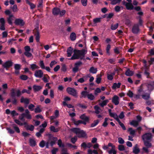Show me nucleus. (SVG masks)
<instances>
[{"mask_svg":"<svg viewBox=\"0 0 154 154\" xmlns=\"http://www.w3.org/2000/svg\"><path fill=\"white\" fill-rule=\"evenodd\" d=\"M87 50L86 49H83L81 51H76L74 54L72 56L70 59L74 60L80 59H83L85 55L87 53Z\"/></svg>","mask_w":154,"mask_h":154,"instance_id":"obj_1","label":"nucleus"},{"mask_svg":"<svg viewBox=\"0 0 154 154\" xmlns=\"http://www.w3.org/2000/svg\"><path fill=\"white\" fill-rule=\"evenodd\" d=\"M71 131L75 133L79 137H84L86 136L85 132L83 130H80L79 128H73L71 129Z\"/></svg>","mask_w":154,"mask_h":154,"instance_id":"obj_2","label":"nucleus"},{"mask_svg":"<svg viewBox=\"0 0 154 154\" xmlns=\"http://www.w3.org/2000/svg\"><path fill=\"white\" fill-rule=\"evenodd\" d=\"M66 91L69 94L74 97H77V92L76 90L74 88L68 87L67 88Z\"/></svg>","mask_w":154,"mask_h":154,"instance_id":"obj_3","label":"nucleus"},{"mask_svg":"<svg viewBox=\"0 0 154 154\" xmlns=\"http://www.w3.org/2000/svg\"><path fill=\"white\" fill-rule=\"evenodd\" d=\"M128 3L125 2H123V5H125L127 9L128 10H131L133 8V6L131 4V0H127Z\"/></svg>","mask_w":154,"mask_h":154,"instance_id":"obj_4","label":"nucleus"},{"mask_svg":"<svg viewBox=\"0 0 154 154\" xmlns=\"http://www.w3.org/2000/svg\"><path fill=\"white\" fill-rule=\"evenodd\" d=\"M14 23L16 25L23 26L24 25L25 22L22 19L17 18L15 20Z\"/></svg>","mask_w":154,"mask_h":154,"instance_id":"obj_5","label":"nucleus"},{"mask_svg":"<svg viewBox=\"0 0 154 154\" xmlns=\"http://www.w3.org/2000/svg\"><path fill=\"white\" fill-rule=\"evenodd\" d=\"M152 137V134L150 133L145 134L142 136V139L144 141H150Z\"/></svg>","mask_w":154,"mask_h":154,"instance_id":"obj_6","label":"nucleus"},{"mask_svg":"<svg viewBox=\"0 0 154 154\" xmlns=\"http://www.w3.org/2000/svg\"><path fill=\"white\" fill-rule=\"evenodd\" d=\"M43 73L42 70L38 69L36 70L34 73L35 76L37 78H42L43 75Z\"/></svg>","mask_w":154,"mask_h":154,"instance_id":"obj_7","label":"nucleus"},{"mask_svg":"<svg viewBox=\"0 0 154 154\" xmlns=\"http://www.w3.org/2000/svg\"><path fill=\"white\" fill-rule=\"evenodd\" d=\"M108 111L110 116L114 118L117 122L119 120L118 116L116 113L112 112L110 109H109Z\"/></svg>","mask_w":154,"mask_h":154,"instance_id":"obj_8","label":"nucleus"},{"mask_svg":"<svg viewBox=\"0 0 154 154\" xmlns=\"http://www.w3.org/2000/svg\"><path fill=\"white\" fill-rule=\"evenodd\" d=\"M112 102L115 105H118L119 102V98L117 95H114L112 99Z\"/></svg>","mask_w":154,"mask_h":154,"instance_id":"obj_9","label":"nucleus"},{"mask_svg":"<svg viewBox=\"0 0 154 154\" xmlns=\"http://www.w3.org/2000/svg\"><path fill=\"white\" fill-rule=\"evenodd\" d=\"M13 64V62L11 60H8L6 62L2 64V66L4 68H9Z\"/></svg>","mask_w":154,"mask_h":154,"instance_id":"obj_10","label":"nucleus"},{"mask_svg":"<svg viewBox=\"0 0 154 154\" xmlns=\"http://www.w3.org/2000/svg\"><path fill=\"white\" fill-rule=\"evenodd\" d=\"M132 31L134 33H138L139 31L138 25L137 24L134 25L133 27Z\"/></svg>","mask_w":154,"mask_h":154,"instance_id":"obj_11","label":"nucleus"},{"mask_svg":"<svg viewBox=\"0 0 154 154\" xmlns=\"http://www.w3.org/2000/svg\"><path fill=\"white\" fill-rule=\"evenodd\" d=\"M14 17L12 15H9V17L8 19V21L9 23L10 24H12V21L14 19Z\"/></svg>","mask_w":154,"mask_h":154,"instance_id":"obj_12","label":"nucleus"},{"mask_svg":"<svg viewBox=\"0 0 154 154\" xmlns=\"http://www.w3.org/2000/svg\"><path fill=\"white\" fill-rule=\"evenodd\" d=\"M33 90L35 92H36L40 91L42 88V87L41 86L34 85L33 87Z\"/></svg>","mask_w":154,"mask_h":154,"instance_id":"obj_13","label":"nucleus"},{"mask_svg":"<svg viewBox=\"0 0 154 154\" xmlns=\"http://www.w3.org/2000/svg\"><path fill=\"white\" fill-rule=\"evenodd\" d=\"M25 116L27 119H30L32 118L31 115L29 114V112L28 109L25 110Z\"/></svg>","mask_w":154,"mask_h":154,"instance_id":"obj_14","label":"nucleus"},{"mask_svg":"<svg viewBox=\"0 0 154 154\" xmlns=\"http://www.w3.org/2000/svg\"><path fill=\"white\" fill-rule=\"evenodd\" d=\"M60 9L58 8H54L53 9L52 13L54 15H57L59 14Z\"/></svg>","mask_w":154,"mask_h":154,"instance_id":"obj_15","label":"nucleus"},{"mask_svg":"<svg viewBox=\"0 0 154 154\" xmlns=\"http://www.w3.org/2000/svg\"><path fill=\"white\" fill-rule=\"evenodd\" d=\"M67 56L69 57L71 56L73 52V49L71 47H69L67 51Z\"/></svg>","mask_w":154,"mask_h":154,"instance_id":"obj_16","label":"nucleus"},{"mask_svg":"<svg viewBox=\"0 0 154 154\" xmlns=\"http://www.w3.org/2000/svg\"><path fill=\"white\" fill-rule=\"evenodd\" d=\"M138 122L136 120H133L130 122V124L134 127H136L138 125Z\"/></svg>","mask_w":154,"mask_h":154,"instance_id":"obj_17","label":"nucleus"},{"mask_svg":"<svg viewBox=\"0 0 154 154\" xmlns=\"http://www.w3.org/2000/svg\"><path fill=\"white\" fill-rule=\"evenodd\" d=\"M14 122L16 124L20 125H27L26 122H24L23 123H22L19 120L15 119L14 120Z\"/></svg>","mask_w":154,"mask_h":154,"instance_id":"obj_18","label":"nucleus"},{"mask_svg":"<svg viewBox=\"0 0 154 154\" xmlns=\"http://www.w3.org/2000/svg\"><path fill=\"white\" fill-rule=\"evenodd\" d=\"M42 79L45 82H48L50 79V77L48 75H44Z\"/></svg>","mask_w":154,"mask_h":154,"instance_id":"obj_19","label":"nucleus"},{"mask_svg":"<svg viewBox=\"0 0 154 154\" xmlns=\"http://www.w3.org/2000/svg\"><path fill=\"white\" fill-rule=\"evenodd\" d=\"M80 118L84 121H88L89 120V118L88 117L86 116L85 114L81 115L80 116Z\"/></svg>","mask_w":154,"mask_h":154,"instance_id":"obj_20","label":"nucleus"},{"mask_svg":"<svg viewBox=\"0 0 154 154\" xmlns=\"http://www.w3.org/2000/svg\"><path fill=\"white\" fill-rule=\"evenodd\" d=\"M154 88V81L151 82V84H149L148 88L149 91H151Z\"/></svg>","mask_w":154,"mask_h":154,"instance_id":"obj_21","label":"nucleus"},{"mask_svg":"<svg viewBox=\"0 0 154 154\" xmlns=\"http://www.w3.org/2000/svg\"><path fill=\"white\" fill-rule=\"evenodd\" d=\"M30 68L32 70H34L35 69H38L39 67L35 64H32L30 65Z\"/></svg>","mask_w":154,"mask_h":154,"instance_id":"obj_22","label":"nucleus"},{"mask_svg":"<svg viewBox=\"0 0 154 154\" xmlns=\"http://www.w3.org/2000/svg\"><path fill=\"white\" fill-rule=\"evenodd\" d=\"M109 101L108 100H106L103 101L102 102L100 103L99 105L101 107H103L106 105Z\"/></svg>","mask_w":154,"mask_h":154,"instance_id":"obj_23","label":"nucleus"},{"mask_svg":"<svg viewBox=\"0 0 154 154\" xmlns=\"http://www.w3.org/2000/svg\"><path fill=\"white\" fill-rule=\"evenodd\" d=\"M115 75V73H112L111 74H107V78L108 80L111 81L113 79V76Z\"/></svg>","mask_w":154,"mask_h":154,"instance_id":"obj_24","label":"nucleus"},{"mask_svg":"<svg viewBox=\"0 0 154 154\" xmlns=\"http://www.w3.org/2000/svg\"><path fill=\"white\" fill-rule=\"evenodd\" d=\"M133 72L129 69H128L125 72L126 75L128 76H131L133 74Z\"/></svg>","mask_w":154,"mask_h":154,"instance_id":"obj_25","label":"nucleus"},{"mask_svg":"<svg viewBox=\"0 0 154 154\" xmlns=\"http://www.w3.org/2000/svg\"><path fill=\"white\" fill-rule=\"evenodd\" d=\"M140 152V149L137 147V145L136 144L135 146L134 147L133 149V152L134 153H137Z\"/></svg>","mask_w":154,"mask_h":154,"instance_id":"obj_26","label":"nucleus"},{"mask_svg":"<svg viewBox=\"0 0 154 154\" xmlns=\"http://www.w3.org/2000/svg\"><path fill=\"white\" fill-rule=\"evenodd\" d=\"M21 103H24L26 104H28L29 103V100L27 98H22L20 100Z\"/></svg>","mask_w":154,"mask_h":154,"instance_id":"obj_27","label":"nucleus"},{"mask_svg":"<svg viewBox=\"0 0 154 154\" xmlns=\"http://www.w3.org/2000/svg\"><path fill=\"white\" fill-rule=\"evenodd\" d=\"M120 85L121 83H114L112 86V88L113 89H115L116 88H119L120 87Z\"/></svg>","mask_w":154,"mask_h":154,"instance_id":"obj_28","label":"nucleus"},{"mask_svg":"<svg viewBox=\"0 0 154 154\" xmlns=\"http://www.w3.org/2000/svg\"><path fill=\"white\" fill-rule=\"evenodd\" d=\"M94 109L95 110V113H96L98 114L100 112L101 109L98 106H94Z\"/></svg>","mask_w":154,"mask_h":154,"instance_id":"obj_29","label":"nucleus"},{"mask_svg":"<svg viewBox=\"0 0 154 154\" xmlns=\"http://www.w3.org/2000/svg\"><path fill=\"white\" fill-rule=\"evenodd\" d=\"M76 38L75 34L74 32L72 33L70 35V38L71 40L74 41L75 40Z\"/></svg>","mask_w":154,"mask_h":154,"instance_id":"obj_30","label":"nucleus"},{"mask_svg":"<svg viewBox=\"0 0 154 154\" xmlns=\"http://www.w3.org/2000/svg\"><path fill=\"white\" fill-rule=\"evenodd\" d=\"M142 98L145 100H148L150 97V94L145 93L142 95Z\"/></svg>","mask_w":154,"mask_h":154,"instance_id":"obj_31","label":"nucleus"},{"mask_svg":"<svg viewBox=\"0 0 154 154\" xmlns=\"http://www.w3.org/2000/svg\"><path fill=\"white\" fill-rule=\"evenodd\" d=\"M51 131L54 132H57L59 131V128H56L54 126H51L50 128Z\"/></svg>","mask_w":154,"mask_h":154,"instance_id":"obj_32","label":"nucleus"},{"mask_svg":"<svg viewBox=\"0 0 154 154\" xmlns=\"http://www.w3.org/2000/svg\"><path fill=\"white\" fill-rule=\"evenodd\" d=\"M89 71L91 73L95 74L97 72V70L96 68H94V67H92L90 68Z\"/></svg>","mask_w":154,"mask_h":154,"instance_id":"obj_33","label":"nucleus"},{"mask_svg":"<svg viewBox=\"0 0 154 154\" xmlns=\"http://www.w3.org/2000/svg\"><path fill=\"white\" fill-rule=\"evenodd\" d=\"M88 98L91 100H93L94 99V96L91 93L88 94L87 96Z\"/></svg>","mask_w":154,"mask_h":154,"instance_id":"obj_34","label":"nucleus"},{"mask_svg":"<svg viewBox=\"0 0 154 154\" xmlns=\"http://www.w3.org/2000/svg\"><path fill=\"white\" fill-rule=\"evenodd\" d=\"M12 126L15 130L18 133L20 132V130L18 127L15 124H13L12 125Z\"/></svg>","mask_w":154,"mask_h":154,"instance_id":"obj_35","label":"nucleus"},{"mask_svg":"<svg viewBox=\"0 0 154 154\" xmlns=\"http://www.w3.org/2000/svg\"><path fill=\"white\" fill-rule=\"evenodd\" d=\"M81 95L82 97H87L88 93L86 91H83L81 93Z\"/></svg>","mask_w":154,"mask_h":154,"instance_id":"obj_36","label":"nucleus"},{"mask_svg":"<svg viewBox=\"0 0 154 154\" xmlns=\"http://www.w3.org/2000/svg\"><path fill=\"white\" fill-rule=\"evenodd\" d=\"M145 145L148 147H150L151 146V144L150 143V141H144Z\"/></svg>","mask_w":154,"mask_h":154,"instance_id":"obj_37","label":"nucleus"},{"mask_svg":"<svg viewBox=\"0 0 154 154\" xmlns=\"http://www.w3.org/2000/svg\"><path fill=\"white\" fill-rule=\"evenodd\" d=\"M121 0H112L111 2V4L113 5H116L117 3H120Z\"/></svg>","mask_w":154,"mask_h":154,"instance_id":"obj_38","label":"nucleus"},{"mask_svg":"<svg viewBox=\"0 0 154 154\" xmlns=\"http://www.w3.org/2000/svg\"><path fill=\"white\" fill-rule=\"evenodd\" d=\"M118 26V24L117 23L114 24H112L111 26V29L112 30H115L117 28Z\"/></svg>","mask_w":154,"mask_h":154,"instance_id":"obj_39","label":"nucleus"},{"mask_svg":"<svg viewBox=\"0 0 154 154\" xmlns=\"http://www.w3.org/2000/svg\"><path fill=\"white\" fill-rule=\"evenodd\" d=\"M128 131L130 132V134L131 135H134L135 133V131L133 130L131 128H129Z\"/></svg>","mask_w":154,"mask_h":154,"instance_id":"obj_40","label":"nucleus"},{"mask_svg":"<svg viewBox=\"0 0 154 154\" xmlns=\"http://www.w3.org/2000/svg\"><path fill=\"white\" fill-rule=\"evenodd\" d=\"M29 143L30 145L32 146H35L36 145L35 141L33 139L30 140Z\"/></svg>","mask_w":154,"mask_h":154,"instance_id":"obj_41","label":"nucleus"},{"mask_svg":"<svg viewBox=\"0 0 154 154\" xmlns=\"http://www.w3.org/2000/svg\"><path fill=\"white\" fill-rule=\"evenodd\" d=\"M39 65L40 66V67L42 69H45V66L44 64L43 60H41L40 61Z\"/></svg>","mask_w":154,"mask_h":154,"instance_id":"obj_42","label":"nucleus"},{"mask_svg":"<svg viewBox=\"0 0 154 154\" xmlns=\"http://www.w3.org/2000/svg\"><path fill=\"white\" fill-rule=\"evenodd\" d=\"M109 119L107 118H106L105 119V121L103 123L102 125L104 127H106L108 125L107 121Z\"/></svg>","mask_w":154,"mask_h":154,"instance_id":"obj_43","label":"nucleus"},{"mask_svg":"<svg viewBox=\"0 0 154 154\" xmlns=\"http://www.w3.org/2000/svg\"><path fill=\"white\" fill-rule=\"evenodd\" d=\"M101 92V89L99 88H97L95 90L94 94L95 95H97L98 93Z\"/></svg>","mask_w":154,"mask_h":154,"instance_id":"obj_44","label":"nucleus"},{"mask_svg":"<svg viewBox=\"0 0 154 154\" xmlns=\"http://www.w3.org/2000/svg\"><path fill=\"white\" fill-rule=\"evenodd\" d=\"M99 122V121L98 120H96L94 121V123L91 124V127H94L96 125H97Z\"/></svg>","mask_w":154,"mask_h":154,"instance_id":"obj_45","label":"nucleus"},{"mask_svg":"<svg viewBox=\"0 0 154 154\" xmlns=\"http://www.w3.org/2000/svg\"><path fill=\"white\" fill-rule=\"evenodd\" d=\"M57 144L60 147H64V145L62 143L61 140H58Z\"/></svg>","mask_w":154,"mask_h":154,"instance_id":"obj_46","label":"nucleus"},{"mask_svg":"<svg viewBox=\"0 0 154 154\" xmlns=\"http://www.w3.org/2000/svg\"><path fill=\"white\" fill-rule=\"evenodd\" d=\"M110 45H108L106 48V53L109 55L110 54L109 51L110 49Z\"/></svg>","mask_w":154,"mask_h":154,"instance_id":"obj_47","label":"nucleus"},{"mask_svg":"<svg viewBox=\"0 0 154 154\" xmlns=\"http://www.w3.org/2000/svg\"><path fill=\"white\" fill-rule=\"evenodd\" d=\"M25 113L22 114L19 117V119L22 121H24V117H25Z\"/></svg>","mask_w":154,"mask_h":154,"instance_id":"obj_48","label":"nucleus"},{"mask_svg":"<svg viewBox=\"0 0 154 154\" xmlns=\"http://www.w3.org/2000/svg\"><path fill=\"white\" fill-rule=\"evenodd\" d=\"M118 123H119V125H120L122 128V129L124 130H126V128H125L124 125L123 123H122L121 122H120V120H119V121H118Z\"/></svg>","mask_w":154,"mask_h":154,"instance_id":"obj_49","label":"nucleus"},{"mask_svg":"<svg viewBox=\"0 0 154 154\" xmlns=\"http://www.w3.org/2000/svg\"><path fill=\"white\" fill-rule=\"evenodd\" d=\"M24 54L26 56L28 57H31L32 55L29 51H25Z\"/></svg>","mask_w":154,"mask_h":154,"instance_id":"obj_50","label":"nucleus"},{"mask_svg":"<svg viewBox=\"0 0 154 154\" xmlns=\"http://www.w3.org/2000/svg\"><path fill=\"white\" fill-rule=\"evenodd\" d=\"M101 75H100V77H97L96 80V82L98 84H99L101 82Z\"/></svg>","mask_w":154,"mask_h":154,"instance_id":"obj_51","label":"nucleus"},{"mask_svg":"<svg viewBox=\"0 0 154 154\" xmlns=\"http://www.w3.org/2000/svg\"><path fill=\"white\" fill-rule=\"evenodd\" d=\"M127 95L130 97H132L133 96V93L131 91H129L127 93Z\"/></svg>","mask_w":154,"mask_h":154,"instance_id":"obj_52","label":"nucleus"},{"mask_svg":"<svg viewBox=\"0 0 154 154\" xmlns=\"http://www.w3.org/2000/svg\"><path fill=\"white\" fill-rule=\"evenodd\" d=\"M82 121L79 120L78 121H74V123L75 125H79L82 124Z\"/></svg>","mask_w":154,"mask_h":154,"instance_id":"obj_53","label":"nucleus"},{"mask_svg":"<svg viewBox=\"0 0 154 154\" xmlns=\"http://www.w3.org/2000/svg\"><path fill=\"white\" fill-rule=\"evenodd\" d=\"M20 65L19 64H15L14 65V68L16 70H19L20 68Z\"/></svg>","mask_w":154,"mask_h":154,"instance_id":"obj_54","label":"nucleus"},{"mask_svg":"<svg viewBox=\"0 0 154 154\" xmlns=\"http://www.w3.org/2000/svg\"><path fill=\"white\" fill-rule=\"evenodd\" d=\"M118 140V142L120 144H122L124 143V140L121 137L119 138Z\"/></svg>","mask_w":154,"mask_h":154,"instance_id":"obj_55","label":"nucleus"},{"mask_svg":"<svg viewBox=\"0 0 154 154\" xmlns=\"http://www.w3.org/2000/svg\"><path fill=\"white\" fill-rule=\"evenodd\" d=\"M50 96L51 98H54V92L53 90L51 89L50 91Z\"/></svg>","mask_w":154,"mask_h":154,"instance_id":"obj_56","label":"nucleus"},{"mask_svg":"<svg viewBox=\"0 0 154 154\" xmlns=\"http://www.w3.org/2000/svg\"><path fill=\"white\" fill-rule=\"evenodd\" d=\"M7 130L8 131V132L11 134H13L14 133V131L10 128H7Z\"/></svg>","mask_w":154,"mask_h":154,"instance_id":"obj_57","label":"nucleus"},{"mask_svg":"<svg viewBox=\"0 0 154 154\" xmlns=\"http://www.w3.org/2000/svg\"><path fill=\"white\" fill-rule=\"evenodd\" d=\"M13 11L14 12H17V5H14L12 8Z\"/></svg>","mask_w":154,"mask_h":154,"instance_id":"obj_58","label":"nucleus"},{"mask_svg":"<svg viewBox=\"0 0 154 154\" xmlns=\"http://www.w3.org/2000/svg\"><path fill=\"white\" fill-rule=\"evenodd\" d=\"M20 78L23 80H25L27 79L28 77L26 75H22L20 76Z\"/></svg>","mask_w":154,"mask_h":154,"instance_id":"obj_59","label":"nucleus"},{"mask_svg":"<svg viewBox=\"0 0 154 154\" xmlns=\"http://www.w3.org/2000/svg\"><path fill=\"white\" fill-rule=\"evenodd\" d=\"M101 18H96L94 19V22L95 23L100 22V21Z\"/></svg>","mask_w":154,"mask_h":154,"instance_id":"obj_60","label":"nucleus"},{"mask_svg":"<svg viewBox=\"0 0 154 154\" xmlns=\"http://www.w3.org/2000/svg\"><path fill=\"white\" fill-rule=\"evenodd\" d=\"M118 149L120 151H123L125 150V147L122 145H119V146Z\"/></svg>","mask_w":154,"mask_h":154,"instance_id":"obj_61","label":"nucleus"},{"mask_svg":"<svg viewBox=\"0 0 154 154\" xmlns=\"http://www.w3.org/2000/svg\"><path fill=\"white\" fill-rule=\"evenodd\" d=\"M57 63V62L56 61H55L53 60L52 61L50 64V67H52L53 66H54V65L56 64Z\"/></svg>","mask_w":154,"mask_h":154,"instance_id":"obj_62","label":"nucleus"},{"mask_svg":"<svg viewBox=\"0 0 154 154\" xmlns=\"http://www.w3.org/2000/svg\"><path fill=\"white\" fill-rule=\"evenodd\" d=\"M108 147H111V150L114 149H115V146L113 145V144L111 143H109L108 144Z\"/></svg>","mask_w":154,"mask_h":154,"instance_id":"obj_63","label":"nucleus"},{"mask_svg":"<svg viewBox=\"0 0 154 154\" xmlns=\"http://www.w3.org/2000/svg\"><path fill=\"white\" fill-rule=\"evenodd\" d=\"M34 107V106L33 104H31L29 105L28 108L31 110L32 111L33 110Z\"/></svg>","mask_w":154,"mask_h":154,"instance_id":"obj_64","label":"nucleus"}]
</instances>
